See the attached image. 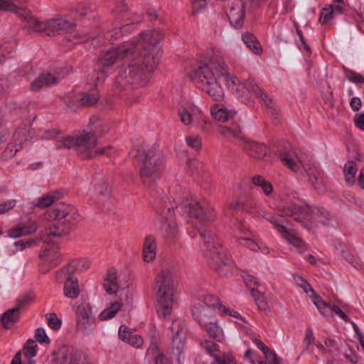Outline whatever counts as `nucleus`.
Masks as SVG:
<instances>
[{
  "instance_id": "obj_1",
  "label": "nucleus",
  "mask_w": 364,
  "mask_h": 364,
  "mask_svg": "<svg viewBox=\"0 0 364 364\" xmlns=\"http://www.w3.org/2000/svg\"><path fill=\"white\" fill-rule=\"evenodd\" d=\"M189 77L196 86L217 102L225 98V91L222 82L234 92H240L242 86L237 77L228 73L223 56L217 53H211L204 62H201L189 73Z\"/></svg>"
},
{
  "instance_id": "obj_2",
  "label": "nucleus",
  "mask_w": 364,
  "mask_h": 364,
  "mask_svg": "<svg viewBox=\"0 0 364 364\" xmlns=\"http://www.w3.org/2000/svg\"><path fill=\"white\" fill-rule=\"evenodd\" d=\"M129 53L132 59L127 66L122 68L115 82L116 87L122 90L146 85L157 65L156 57L151 53Z\"/></svg>"
},
{
  "instance_id": "obj_3",
  "label": "nucleus",
  "mask_w": 364,
  "mask_h": 364,
  "mask_svg": "<svg viewBox=\"0 0 364 364\" xmlns=\"http://www.w3.org/2000/svg\"><path fill=\"white\" fill-rule=\"evenodd\" d=\"M55 148L57 149L74 148L83 159L107 155L113 149V146L111 145L99 146L97 136L90 130H82L75 136L58 137L56 140Z\"/></svg>"
},
{
  "instance_id": "obj_4",
  "label": "nucleus",
  "mask_w": 364,
  "mask_h": 364,
  "mask_svg": "<svg viewBox=\"0 0 364 364\" xmlns=\"http://www.w3.org/2000/svg\"><path fill=\"white\" fill-rule=\"evenodd\" d=\"M157 311L160 316H166L172 312L176 305L174 296L175 284L173 274L168 269H161L155 278Z\"/></svg>"
},
{
  "instance_id": "obj_5",
  "label": "nucleus",
  "mask_w": 364,
  "mask_h": 364,
  "mask_svg": "<svg viewBox=\"0 0 364 364\" xmlns=\"http://www.w3.org/2000/svg\"><path fill=\"white\" fill-rule=\"evenodd\" d=\"M130 51L129 43L125 42L117 48L110 49L102 53L97 62L99 70H95L89 75L90 85L96 86L99 82H102L106 77V70L118 60L123 59Z\"/></svg>"
},
{
  "instance_id": "obj_6",
  "label": "nucleus",
  "mask_w": 364,
  "mask_h": 364,
  "mask_svg": "<svg viewBox=\"0 0 364 364\" xmlns=\"http://www.w3.org/2000/svg\"><path fill=\"white\" fill-rule=\"evenodd\" d=\"M139 161V173L143 183L149 187L152 186L160 175L161 162L152 149H138Z\"/></svg>"
},
{
  "instance_id": "obj_7",
  "label": "nucleus",
  "mask_w": 364,
  "mask_h": 364,
  "mask_svg": "<svg viewBox=\"0 0 364 364\" xmlns=\"http://www.w3.org/2000/svg\"><path fill=\"white\" fill-rule=\"evenodd\" d=\"M283 210L284 215H296L295 220L302 223L304 226L308 230H311L313 225L324 223V218H326L328 215L326 212L321 211L318 208L312 209L308 205L298 206L291 205L284 207Z\"/></svg>"
},
{
  "instance_id": "obj_8",
  "label": "nucleus",
  "mask_w": 364,
  "mask_h": 364,
  "mask_svg": "<svg viewBox=\"0 0 364 364\" xmlns=\"http://www.w3.org/2000/svg\"><path fill=\"white\" fill-rule=\"evenodd\" d=\"M162 38L163 35L159 30H148L141 32L136 41L128 43L131 51L136 53H151L155 57V47Z\"/></svg>"
},
{
  "instance_id": "obj_9",
  "label": "nucleus",
  "mask_w": 364,
  "mask_h": 364,
  "mask_svg": "<svg viewBox=\"0 0 364 364\" xmlns=\"http://www.w3.org/2000/svg\"><path fill=\"white\" fill-rule=\"evenodd\" d=\"M204 306L201 304H198L193 307L192 314L195 319L205 330L210 337L217 341H222L224 339V334L222 328L218 326V322L213 317H207L202 316V311Z\"/></svg>"
},
{
  "instance_id": "obj_10",
  "label": "nucleus",
  "mask_w": 364,
  "mask_h": 364,
  "mask_svg": "<svg viewBox=\"0 0 364 364\" xmlns=\"http://www.w3.org/2000/svg\"><path fill=\"white\" fill-rule=\"evenodd\" d=\"M79 217L78 212L75 208L70 204L60 203L53 208L48 210L43 215V220L51 221H61L73 223Z\"/></svg>"
},
{
  "instance_id": "obj_11",
  "label": "nucleus",
  "mask_w": 364,
  "mask_h": 364,
  "mask_svg": "<svg viewBox=\"0 0 364 364\" xmlns=\"http://www.w3.org/2000/svg\"><path fill=\"white\" fill-rule=\"evenodd\" d=\"M53 356V364H94L87 355L69 348H62Z\"/></svg>"
},
{
  "instance_id": "obj_12",
  "label": "nucleus",
  "mask_w": 364,
  "mask_h": 364,
  "mask_svg": "<svg viewBox=\"0 0 364 364\" xmlns=\"http://www.w3.org/2000/svg\"><path fill=\"white\" fill-rule=\"evenodd\" d=\"M178 114L184 125L197 124L198 125L207 124L201 109L192 102H184L178 111Z\"/></svg>"
},
{
  "instance_id": "obj_13",
  "label": "nucleus",
  "mask_w": 364,
  "mask_h": 364,
  "mask_svg": "<svg viewBox=\"0 0 364 364\" xmlns=\"http://www.w3.org/2000/svg\"><path fill=\"white\" fill-rule=\"evenodd\" d=\"M99 100L97 90L82 92L77 95H70L68 97L67 105L71 109H76L81 107H91L95 105Z\"/></svg>"
},
{
  "instance_id": "obj_14",
  "label": "nucleus",
  "mask_w": 364,
  "mask_h": 364,
  "mask_svg": "<svg viewBox=\"0 0 364 364\" xmlns=\"http://www.w3.org/2000/svg\"><path fill=\"white\" fill-rule=\"evenodd\" d=\"M103 288L110 295L115 294L119 299L129 300V291L125 289H120L118 283L117 272L115 269H109L105 275Z\"/></svg>"
},
{
  "instance_id": "obj_15",
  "label": "nucleus",
  "mask_w": 364,
  "mask_h": 364,
  "mask_svg": "<svg viewBox=\"0 0 364 364\" xmlns=\"http://www.w3.org/2000/svg\"><path fill=\"white\" fill-rule=\"evenodd\" d=\"M95 328L90 308L82 306L78 307L77 330L84 335H89Z\"/></svg>"
},
{
  "instance_id": "obj_16",
  "label": "nucleus",
  "mask_w": 364,
  "mask_h": 364,
  "mask_svg": "<svg viewBox=\"0 0 364 364\" xmlns=\"http://www.w3.org/2000/svg\"><path fill=\"white\" fill-rule=\"evenodd\" d=\"M29 134L30 127L27 125L17 128L13 136L14 142L9 144L4 151V155L14 156L22 148L23 144L28 139Z\"/></svg>"
},
{
  "instance_id": "obj_17",
  "label": "nucleus",
  "mask_w": 364,
  "mask_h": 364,
  "mask_svg": "<svg viewBox=\"0 0 364 364\" xmlns=\"http://www.w3.org/2000/svg\"><path fill=\"white\" fill-rule=\"evenodd\" d=\"M230 23L235 28H240L245 17V6L241 0H235L227 13Z\"/></svg>"
},
{
  "instance_id": "obj_18",
  "label": "nucleus",
  "mask_w": 364,
  "mask_h": 364,
  "mask_svg": "<svg viewBox=\"0 0 364 364\" xmlns=\"http://www.w3.org/2000/svg\"><path fill=\"white\" fill-rule=\"evenodd\" d=\"M314 304L318 309L321 314L325 316H332V313L335 312L340 318L346 322H350V318L338 306H331L325 302L320 296L314 294L313 296Z\"/></svg>"
},
{
  "instance_id": "obj_19",
  "label": "nucleus",
  "mask_w": 364,
  "mask_h": 364,
  "mask_svg": "<svg viewBox=\"0 0 364 364\" xmlns=\"http://www.w3.org/2000/svg\"><path fill=\"white\" fill-rule=\"evenodd\" d=\"M185 324L181 319H175L171 326V340L173 348L181 353L185 340Z\"/></svg>"
},
{
  "instance_id": "obj_20",
  "label": "nucleus",
  "mask_w": 364,
  "mask_h": 364,
  "mask_svg": "<svg viewBox=\"0 0 364 364\" xmlns=\"http://www.w3.org/2000/svg\"><path fill=\"white\" fill-rule=\"evenodd\" d=\"M242 147L250 156L257 159H264L269 151L265 144L248 139L245 140Z\"/></svg>"
},
{
  "instance_id": "obj_21",
  "label": "nucleus",
  "mask_w": 364,
  "mask_h": 364,
  "mask_svg": "<svg viewBox=\"0 0 364 364\" xmlns=\"http://www.w3.org/2000/svg\"><path fill=\"white\" fill-rule=\"evenodd\" d=\"M200 237L204 240L205 251L210 252V259L215 265H218L220 262V252L217 251V247L214 244L213 236L207 230L200 232Z\"/></svg>"
},
{
  "instance_id": "obj_22",
  "label": "nucleus",
  "mask_w": 364,
  "mask_h": 364,
  "mask_svg": "<svg viewBox=\"0 0 364 364\" xmlns=\"http://www.w3.org/2000/svg\"><path fill=\"white\" fill-rule=\"evenodd\" d=\"M74 25L63 19H50L48 21L46 34L55 36L60 32H68L73 30Z\"/></svg>"
},
{
  "instance_id": "obj_23",
  "label": "nucleus",
  "mask_w": 364,
  "mask_h": 364,
  "mask_svg": "<svg viewBox=\"0 0 364 364\" xmlns=\"http://www.w3.org/2000/svg\"><path fill=\"white\" fill-rule=\"evenodd\" d=\"M280 159L284 166L294 172H299L304 168L301 158L295 151L281 154Z\"/></svg>"
},
{
  "instance_id": "obj_24",
  "label": "nucleus",
  "mask_w": 364,
  "mask_h": 364,
  "mask_svg": "<svg viewBox=\"0 0 364 364\" xmlns=\"http://www.w3.org/2000/svg\"><path fill=\"white\" fill-rule=\"evenodd\" d=\"M59 77L50 73H43L35 79L30 85V89L33 92H38L44 87H49L58 82Z\"/></svg>"
},
{
  "instance_id": "obj_25",
  "label": "nucleus",
  "mask_w": 364,
  "mask_h": 364,
  "mask_svg": "<svg viewBox=\"0 0 364 364\" xmlns=\"http://www.w3.org/2000/svg\"><path fill=\"white\" fill-rule=\"evenodd\" d=\"M119 337L125 343L134 348H141L144 340L139 335L134 334L127 326L122 325L119 329Z\"/></svg>"
},
{
  "instance_id": "obj_26",
  "label": "nucleus",
  "mask_w": 364,
  "mask_h": 364,
  "mask_svg": "<svg viewBox=\"0 0 364 364\" xmlns=\"http://www.w3.org/2000/svg\"><path fill=\"white\" fill-rule=\"evenodd\" d=\"M88 127L91 132L95 133V136H102L109 131L111 123L107 120L93 116L90 119Z\"/></svg>"
},
{
  "instance_id": "obj_27",
  "label": "nucleus",
  "mask_w": 364,
  "mask_h": 364,
  "mask_svg": "<svg viewBox=\"0 0 364 364\" xmlns=\"http://www.w3.org/2000/svg\"><path fill=\"white\" fill-rule=\"evenodd\" d=\"M256 203L251 196H249L244 200L237 198L229 202L228 208L232 211H246L248 213L253 212L256 208Z\"/></svg>"
},
{
  "instance_id": "obj_28",
  "label": "nucleus",
  "mask_w": 364,
  "mask_h": 364,
  "mask_svg": "<svg viewBox=\"0 0 364 364\" xmlns=\"http://www.w3.org/2000/svg\"><path fill=\"white\" fill-rule=\"evenodd\" d=\"M89 267L87 261L83 259H74L68 264L66 267L63 268L58 272L57 277H62L66 274L70 275L77 272H82L87 269Z\"/></svg>"
},
{
  "instance_id": "obj_29",
  "label": "nucleus",
  "mask_w": 364,
  "mask_h": 364,
  "mask_svg": "<svg viewBox=\"0 0 364 364\" xmlns=\"http://www.w3.org/2000/svg\"><path fill=\"white\" fill-rule=\"evenodd\" d=\"M274 227L284 238H285L294 247L298 248L299 251H304L306 250V246L304 241L294 232L287 230V228L282 225L275 223Z\"/></svg>"
},
{
  "instance_id": "obj_30",
  "label": "nucleus",
  "mask_w": 364,
  "mask_h": 364,
  "mask_svg": "<svg viewBox=\"0 0 364 364\" xmlns=\"http://www.w3.org/2000/svg\"><path fill=\"white\" fill-rule=\"evenodd\" d=\"M56 223L45 228L44 232L46 235L61 237L68 235L70 232V224L62 221H55Z\"/></svg>"
},
{
  "instance_id": "obj_31",
  "label": "nucleus",
  "mask_w": 364,
  "mask_h": 364,
  "mask_svg": "<svg viewBox=\"0 0 364 364\" xmlns=\"http://www.w3.org/2000/svg\"><path fill=\"white\" fill-rule=\"evenodd\" d=\"M212 117L218 122H225L234 118L236 112L227 109L222 105H214L210 109Z\"/></svg>"
},
{
  "instance_id": "obj_32",
  "label": "nucleus",
  "mask_w": 364,
  "mask_h": 364,
  "mask_svg": "<svg viewBox=\"0 0 364 364\" xmlns=\"http://www.w3.org/2000/svg\"><path fill=\"white\" fill-rule=\"evenodd\" d=\"M156 243L155 238L151 235L146 237L144 239L142 251L144 261L146 262H150L153 261L156 257Z\"/></svg>"
},
{
  "instance_id": "obj_33",
  "label": "nucleus",
  "mask_w": 364,
  "mask_h": 364,
  "mask_svg": "<svg viewBox=\"0 0 364 364\" xmlns=\"http://www.w3.org/2000/svg\"><path fill=\"white\" fill-rule=\"evenodd\" d=\"M198 304L203 305L204 310L202 311V316H207V317H213L215 309L220 306L219 299L213 295H206L203 301L196 304L193 307Z\"/></svg>"
},
{
  "instance_id": "obj_34",
  "label": "nucleus",
  "mask_w": 364,
  "mask_h": 364,
  "mask_svg": "<svg viewBox=\"0 0 364 364\" xmlns=\"http://www.w3.org/2000/svg\"><path fill=\"white\" fill-rule=\"evenodd\" d=\"M220 133L224 137L235 139L236 142L241 146L247 139L242 135L241 129L239 126H235L234 127H221Z\"/></svg>"
},
{
  "instance_id": "obj_35",
  "label": "nucleus",
  "mask_w": 364,
  "mask_h": 364,
  "mask_svg": "<svg viewBox=\"0 0 364 364\" xmlns=\"http://www.w3.org/2000/svg\"><path fill=\"white\" fill-rule=\"evenodd\" d=\"M190 214L202 221H212L215 220V215L212 212H205L203 207L198 203H193L190 207Z\"/></svg>"
},
{
  "instance_id": "obj_36",
  "label": "nucleus",
  "mask_w": 364,
  "mask_h": 364,
  "mask_svg": "<svg viewBox=\"0 0 364 364\" xmlns=\"http://www.w3.org/2000/svg\"><path fill=\"white\" fill-rule=\"evenodd\" d=\"M245 87L247 90H252L258 97H261L262 101L264 102V104L268 108L272 109L273 111H275L277 109V105L274 103V102L272 99L268 98L266 94L263 92L262 89L259 87V86L257 84H252V82L250 81L246 84Z\"/></svg>"
},
{
  "instance_id": "obj_37",
  "label": "nucleus",
  "mask_w": 364,
  "mask_h": 364,
  "mask_svg": "<svg viewBox=\"0 0 364 364\" xmlns=\"http://www.w3.org/2000/svg\"><path fill=\"white\" fill-rule=\"evenodd\" d=\"M251 182L253 185L259 187L266 196H270L272 195L273 186L264 176L261 175H254L251 178Z\"/></svg>"
},
{
  "instance_id": "obj_38",
  "label": "nucleus",
  "mask_w": 364,
  "mask_h": 364,
  "mask_svg": "<svg viewBox=\"0 0 364 364\" xmlns=\"http://www.w3.org/2000/svg\"><path fill=\"white\" fill-rule=\"evenodd\" d=\"M64 294L66 296L71 299L78 296L80 289L77 279L69 277L66 279L64 285Z\"/></svg>"
},
{
  "instance_id": "obj_39",
  "label": "nucleus",
  "mask_w": 364,
  "mask_h": 364,
  "mask_svg": "<svg viewBox=\"0 0 364 364\" xmlns=\"http://www.w3.org/2000/svg\"><path fill=\"white\" fill-rule=\"evenodd\" d=\"M124 303H129V301L123 300L122 301L119 299V301H115L111 304L110 306L105 309L100 314V319L101 321H105L109 318H113L115 314L119 311L121 306H122Z\"/></svg>"
},
{
  "instance_id": "obj_40",
  "label": "nucleus",
  "mask_w": 364,
  "mask_h": 364,
  "mask_svg": "<svg viewBox=\"0 0 364 364\" xmlns=\"http://www.w3.org/2000/svg\"><path fill=\"white\" fill-rule=\"evenodd\" d=\"M147 355L152 358L149 364H168V360L155 344L150 346L147 350Z\"/></svg>"
},
{
  "instance_id": "obj_41",
  "label": "nucleus",
  "mask_w": 364,
  "mask_h": 364,
  "mask_svg": "<svg viewBox=\"0 0 364 364\" xmlns=\"http://www.w3.org/2000/svg\"><path fill=\"white\" fill-rule=\"evenodd\" d=\"M242 41L254 53L260 55L262 53V46L253 34L245 33L242 36Z\"/></svg>"
},
{
  "instance_id": "obj_42",
  "label": "nucleus",
  "mask_w": 364,
  "mask_h": 364,
  "mask_svg": "<svg viewBox=\"0 0 364 364\" xmlns=\"http://www.w3.org/2000/svg\"><path fill=\"white\" fill-rule=\"evenodd\" d=\"M94 194L98 200H103L111 196L110 188L106 182H97L94 187Z\"/></svg>"
},
{
  "instance_id": "obj_43",
  "label": "nucleus",
  "mask_w": 364,
  "mask_h": 364,
  "mask_svg": "<svg viewBox=\"0 0 364 364\" xmlns=\"http://www.w3.org/2000/svg\"><path fill=\"white\" fill-rule=\"evenodd\" d=\"M20 309L16 306L6 311L2 316V324L4 328H10L18 319Z\"/></svg>"
},
{
  "instance_id": "obj_44",
  "label": "nucleus",
  "mask_w": 364,
  "mask_h": 364,
  "mask_svg": "<svg viewBox=\"0 0 364 364\" xmlns=\"http://www.w3.org/2000/svg\"><path fill=\"white\" fill-rule=\"evenodd\" d=\"M357 166L354 161H348L344 166L343 173L346 182L349 185L355 183V176L357 172Z\"/></svg>"
},
{
  "instance_id": "obj_45",
  "label": "nucleus",
  "mask_w": 364,
  "mask_h": 364,
  "mask_svg": "<svg viewBox=\"0 0 364 364\" xmlns=\"http://www.w3.org/2000/svg\"><path fill=\"white\" fill-rule=\"evenodd\" d=\"M60 198V194L58 193H49L39 198L35 205L40 208H46L53 205Z\"/></svg>"
},
{
  "instance_id": "obj_46",
  "label": "nucleus",
  "mask_w": 364,
  "mask_h": 364,
  "mask_svg": "<svg viewBox=\"0 0 364 364\" xmlns=\"http://www.w3.org/2000/svg\"><path fill=\"white\" fill-rule=\"evenodd\" d=\"M28 23V27L30 30L33 32H46V26H48L47 21H41L33 16L29 18Z\"/></svg>"
},
{
  "instance_id": "obj_47",
  "label": "nucleus",
  "mask_w": 364,
  "mask_h": 364,
  "mask_svg": "<svg viewBox=\"0 0 364 364\" xmlns=\"http://www.w3.org/2000/svg\"><path fill=\"white\" fill-rule=\"evenodd\" d=\"M41 257L43 261L52 263L53 266L57 265L59 262V254L55 248L44 250Z\"/></svg>"
},
{
  "instance_id": "obj_48",
  "label": "nucleus",
  "mask_w": 364,
  "mask_h": 364,
  "mask_svg": "<svg viewBox=\"0 0 364 364\" xmlns=\"http://www.w3.org/2000/svg\"><path fill=\"white\" fill-rule=\"evenodd\" d=\"M37 345L33 340H28L23 347V354L28 358V362L30 364H33L31 358L36 354Z\"/></svg>"
},
{
  "instance_id": "obj_49",
  "label": "nucleus",
  "mask_w": 364,
  "mask_h": 364,
  "mask_svg": "<svg viewBox=\"0 0 364 364\" xmlns=\"http://www.w3.org/2000/svg\"><path fill=\"white\" fill-rule=\"evenodd\" d=\"M36 296L32 291H29L21 296H20L16 303V307L19 309L20 310L23 309L26 305L31 303L33 301H34Z\"/></svg>"
},
{
  "instance_id": "obj_50",
  "label": "nucleus",
  "mask_w": 364,
  "mask_h": 364,
  "mask_svg": "<svg viewBox=\"0 0 364 364\" xmlns=\"http://www.w3.org/2000/svg\"><path fill=\"white\" fill-rule=\"evenodd\" d=\"M346 77L350 82L354 83H364V77L359 73L353 70L343 68Z\"/></svg>"
},
{
  "instance_id": "obj_51",
  "label": "nucleus",
  "mask_w": 364,
  "mask_h": 364,
  "mask_svg": "<svg viewBox=\"0 0 364 364\" xmlns=\"http://www.w3.org/2000/svg\"><path fill=\"white\" fill-rule=\"evenodd\" d=\"M333 8L329 5L328 7L321 9L319 22L321 24L327 23L333 17Z\"/></svg>"
},
{
  "instance_id": "obj_52",
  "label": "nucleus",
  "mask_w": 364,
  "mask_h": 364,
  "mask_svg": "<svg viewBox=\"0 0 364 364\" xmlns=\"http://www.w3.org/2000/svg\"><path fill=\"white\" fill-rule=\"evenodd\" d=\"M47 323L49 327L54 330H58L61 326V321L57 317V315L54 313L47 314L46 315Z\"/></svg>"
},
{
  "instance_id": "obj_53",
  "label": "nucleus",
  "mask_w": 364,
  "mask_h": 364,
  "mask_svg": "<svg viewBox=\"0 0 364 364\" xmlns=\"http://www.w3.org/2000/svg\"><path fill=\"white\" fill-rule=\"evenodd\" d=\"M216 364H236L234 357L230 353L214 355Z\"/></svg>"
},
{
  "instance_id": "obj_54",
  "label": "nucleus",
  "mask_w": 364,
  "mask_h": 364,
  "mask_svg": "<svg viewBox=\"0 0 364 364\" xmlns=\"http://www.w3.org/2000/svg\"><path fill=\"white\" fill-rule=\"evenodd\" d=\"M247 235V237H240V240L243 241L244 244L243 245L246 246L247 247L250 248V250L253 251H257L259 249V245L252 240L250 238L252 234L250 231H247L245 234ZM242 245V243H241Z\"/></svg>"
},
{
  "instance_id": "obj_55",
  "label": "nucleus",
  "mask_w": 364,
  "mask_h": 364,
  "mask_svg": "<svg viewBox=\"0 0 364 364\" xmlns=\"http://www.w3.org/2000/svg\"><path fill=\"white\" fill-rule=\"evenodd\" d=\"M187 144L195 149L199 151L202 146L201 139L199 136H190L186 138Z\"/></svg>"
},
{
  "instance_id": "obj_56",
  "label": "nucleus",
  "mask_w": 364,
  "mask_h": 364,
  "mask_svg": "<svg viewBox=\"0 0 364 364\" xmlns=\"http://www.w3.org/2000/svg\"><path fill=\"white\" fill-rule=\"evenodd\" d=\"M12 12L15 13L19 18L26 21L27 23L28 22L29 18L33 16L31 15V13L27 9L17 7L15 5L14 9L12 10Z\"/></svg>"
},
{
  "instance_id": "obj_57",
  "label": "nucleus",
  "mask_w": 364,
  "mask_h": 364,
  "mask_svg": "<svg viewBox=\"0 0 364 364\" xmlns=\"http://www.w3.org/2000/svg\"><path fill=\"white\" fill-rule=\"evenodd\" d=\"M168 213L170 215V220L167 223V224L164 223L163 225L162 228L164 229V230L166 232H169V233H173L175 232V230H176V225L175 223V221L173 219V210L168 208Z\"/></svg>"
},
{
  "instance_id": "obj_58",
  "label": "nucleus",
  "mask_w": 364,
  "mask_h": 364,
  "mask_svg": "<svg viewBox=\"0 0 364 364\" xmlns=\"http://www.w3.org/2000/svg\"><path fill=\"white\" fill-rule=\"evenodd\" d=\"M21 227L23 235H28L34 233L37 230L38 225L36 222L30 221L26 224L21 225Z\"/></svg>"
},
{
  "instance_id": "obj_59",
  "label": "nucleus",
  "mask_w": 364,
  "mask_h": 364,
  "mask_svg": "<svg viewBox=\"0 0 364 364\" xmlns=\"http://www.w3.org/2000/svg\"><path fill=\"white\" fill-rule=\"evenodd\" d=\"M36 244H37L36 240L29 239L26 241L21 240V241L16 242L14 243V245L16 247L17 251H23L26 248L34 246Z\"/></svg>"
},
{
  "instance_id": "obj_60",
  "label": "nucleus",
  "mask_w": 364,
  "mask_h": 364,
  "mask_svg": "<svg viewBox=\"0 0 364 364\" xmlns=\"http://www.w3.org/2000/svg\"><path fill=\"white\" fill-rule=\"evenodd\" d=\"M203 347L205 350L214 357V355H218L217 353L219 351V347L217 344L210 341H206L202 343Z\"/></svg>"
},
{
  "instance_id": "obj_61",
  "label": "nucleus",
  "mask_w": 364,
  "mask_h": 364,
  "mask_svg": "<svg viewBox=\"0 0 364 364\" xmlns=\"http://www.w3.org/2000/svg\"><path fill=\"white\" fill-rule=\"evenodd\" d=\"M35 338L39 343H48L50 342L49 338L47 336L46 331L42 328H38L35 331Z\"/></svg>"
},
{
  "instance_id": "obj_62",
  "label": "nucleus",
  "mask_w": 364,
  "mask_h": 364,
  "mask_svg": "<svg viewBox=\"0 0 364 364\" xmlns=\"http://www.w3.org/2000/svg\"><path fill=\"white\" fill-rule=\"evenodd\" d=\"M203 164L197 161H191L188 164L189 171L192 174H199L202 172Z\"/></svg>"
},
{
  "instance_id": "obj_63",
  "label": "nucleus",
  "mask_w": 364,
  "mask_h": 364,
  "mask_svg": "<svg viewBox=\"0 0 364 364\" xmlns=\"http://www.w3.org/2000/svg\"><path fill=\"white\" fill-rule=\"evenodd\" d=\"M16 205V200H9L6 202H4L1 204H0V215L4 214L9 210L14 208V207Z\"/></svg>"
},
{
  "instance_id": "obj_64",
  "label": "nucleus",
  "mask_w": 364,
  "mask_h": 364,
  "mask_svg": "<svg viewBox=\"0 0 364 364\" xmlns=\"http://www.w3.org/2000/svg\"><path fill=\"white\" fill-rule=\"evenodd\" d=\"M263 353L269 364H279V360L276 354L269 348H267V350H265Z\"/></svg>"
}]
</instances>
